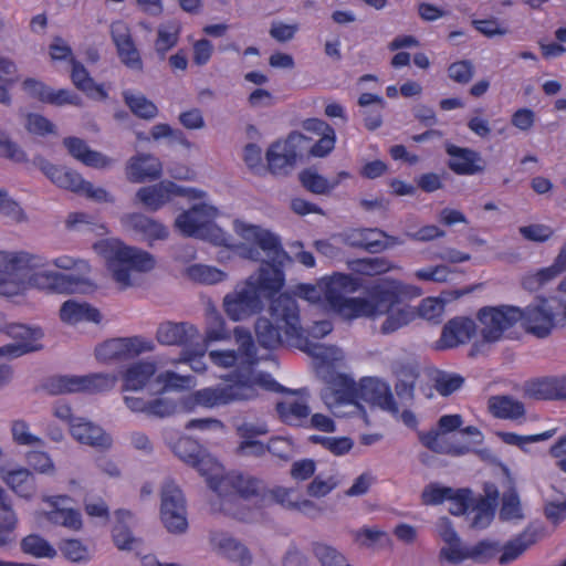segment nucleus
Wrapping results in <instances>:
<instances>
[{
	"label": "nucleus",
	"instance_id": "nucleus-1",
	"mask_svg": "<svg viewBox=\"0 0 566 566\" xmlns=\"http://www.w3.org/2000/svg\"><path fill=\"white\" fill-rule=\"evenodd\" d=\"M90 271L86 260L67 254L48 259L25 250H0V296H22L30 289L48 294L76 293Z\"/></svg>",
	"mask_w": 566,
	"mask_h": 566
},
{
	"label": "nucleus",
	"instance_id": "nucleus-2",
	"mask_svg": "<svg viewBox=\"0 0 566 566\" xmlns=\"http://www.w3.org/2000/svg\"><path fill=\"white\" fill-rule=\"evenodd\" d=\"M209 497L206 505L211 514H221L240 522H258L264 516V509L274 512L286 511L316 518L336 510L334 502L325 497Z\"/></svg>",
	"mask_w": 566,
	"mask_h": 566
},
{
	"label": "nucleus",
	"instance_id": "nucleus-3",
	"mask_svg": "<svg viewBox=\"0 0 566 566\" xmlns=\"http://www.w3.org/2000/svg\"><path fill=\"white\" fill-rule=\"evenodd\" d=\"M305 350L313 357L316 373L325 382L321 396L326 407L336 416L360 413L358 384L352 376L334 369L335 364L344 359L343 350L324 344H306Z\"/></svg>",
	"mask_w": 566,
	"mask_h": 566
},
{
	"label": "nucleus",
	"instance_id": "nucleus-4",
	"mask_svg": "<svg viewBox=\"0 0 566 566\" xmlns=\"http://www.w3.org/2000/svg\"><path fill=\"white\" fill-rule=\"evenodd\" d=\"M421 289L395 279H381L368 287L366 313L361 317L377 318L385 315L379 331L384 335L396 333L408 326L417 317L416 307L409 304L400 305L407 297H417Z\"/></svg>",
	"mask_w": 566,
	"mask_h": 566
},
{
	"label": "nucleus",
	"instance_id": "nucleus-5",
	"mask_svg": "<svg viewBox=\"0 0 566 566\" xmlns=\"http://www.w3.org/2000/svg\"><path fill=\"white\" fill-rule=\"evenodd\" d=\"M232 230L238 237L235 242L228 233V241L219 247L229 248L233 254L253 262L265 261L268 268L281 269L292 262L283 249L281 238L268 228L242 219H235Z\"/></svg>",
	"mask_w": 566,
	"mask_h": 566
},
{
	"label": "nucleus",
	"instance_id": "nucleus-6",
	"mask_svg": "<svg viewBox=\"0 0 566 566\" xmlns=\"http://www.w3.org/2000/svg\"><path fill=\"white\" fill-rule=\"evenodd\" d=\"M261 389L282 391L283 387L270 374L250 373L247 377L241 375L230 384L205 387L185 396L180 400V408L186 412L198 407L213 409L234 401L254 399Z\"/></svg>",
	"mask_w": 566,
	"mask_h": 566
},
{
	"label": "nucleus",
	"instance_id": "nucleus-7",
	"mask_svg": "<svg viewBox=\"0 0 566 566\" xmlns=\"http://www.w3.org/2000/svg\"><path fill=\"white\" fill-rule=\"evenodd\" d=\"M285 284L283 270L261 266L242 284L223 298V308L228 317L239 322L262 311L263 298H270Z\"/></svg>",
	"mask_w": 566,
	"mask_h": 566
},
{
	"label": "nucleus",
	"instance_id": "nucleus-8",
	"mask_svg": "<svg viewBox=\"0 0 566 566\" xmlns=\"http://www.w3.org/2000/svg\"><path fill=\"white\" fill-rule=\"evenodd\" d=\"M93 249L105 261L111 277L122 290L137 285L142 275L156 266L153 254L116 238L99 240Z\"/></svg>",
	"mask_w": 566,
	"mask_h": 566
},
{
	"label": "nucleus",
	"instance_id": "nucleus-9",
	"mask_svg": "<svg viewBox=\"0 0 566 566\" xmlns=\"http://www.w3.org/2000/svg\"><path fill=\"white\" fill-rule=\"evenodd\" d=\"M271 317L275 326L266 318H259L255 324L256 338L264 348H275L285 340L301 345L304 329L301 324L300 308L296 300L287 293L279 295L271 304Z\"/></svg>",
	"mask_w": 566,
	"mask_h": 566
},
{
	"label": "nucleus",
	"instance_id": "nucleus-10",
	"mask_svg": "<svg viewBox=\"0 0 566 566\" xmlns=\"http://www.w3.org/2000/svg\"><path fill=\"white\" fill-rule=\"evenodd\" d=\"M192 467L219 495H260L266 492L265 483L258 478L239 472L226 474L222 464L206 449H202Z\"/></svg>",
	"mask_w": 566,
	"mask_h": 566
},
{
	"label": "nucleus",
	"instance_id": "nucleus-11",
	"mask_svg": "<svg viewBox=\"0 0 566 566\" xmlns=\"http://www.w3.org/2000/svg\"><path fill=\"white\" fill-rule=\"evenodd\" d=\"M321 286H323L325 308L345 319L359 318L365 313L368 294L364 297L346 296L359 289L358 279L350 274L335 272L332 275L322 276Z\"/></svg>",
	"mask_w": 566,
	"mask_h": 566
},
{
	"label": "nucleus",
	"instance_id": "nucleus-12",
	"mask_svg": "<svg viewBox=\"0 0 566 566\" xmlns=\"http://www.w3.org/2000/svg\"><path fill=\"white\" fill-rule=\"evenodd\" d=\"M218 209L207 202L196 205L175 220L176 229L186 237L198 238L218 245L228 241V232L214 223Z\"/></svg>",
	"mask_w": 566,
	"mask_h": 566
},
{
	"label": "nucleus",
	"instance_id": "nucleus-13",
	"mask_svg": "<svg viewBox=\"0 0 566 566\" xmlns=\"http://www.w3.org/2000/svg\"><path fill=\"white\" fill-rule=\"evenodd\" d=\"M235 342L239 346L234 349H216L209 352L210 361L219 368L237 367L234 375L229 379L231 382L238 380L241 375L245 377L250 373L263 374L256 371L253 366L258 364L256 349L251 333L243 327H235L233 331Z\"/></svg>",
	"mask_w": 566,
	"mask_h": 566
},
{
	"label": "nucleus",
	"instance_id": "nucleus-14",
	"mask_svg": "<svg viewBox=\"0 0 566 566\" xmlns=\"http://www.w3.org/2000/svg\"><path fill=\"white\" fill-rule=\"evenodd\" d=\"M525 331L538 338L547 337L558 324H566V304L564 310L553 304L551 298H537L522 310L521 319Z\"/></svg>",
	"mask_w": 566,
	"mask_h": 566
},
{
	"label": "nucleus",
	"instance_id": "nucleus-15",
	"mask_svg": "<svg viewBox=\"0 0 566 566\" xmlns=\"http://www.w3.org/2000/svg\"><path fill=\"white\" fill-rule=\"evenodd\" d=\"M522 316V308L513 305L484 306L479 310L476 319L481 337L486 343L499 342Z\"/></svg>",
	"mask_w": 566,
	"mask_h": 566
},
{
	"label": "nucleus",
	"instance_id": "nucleus-16",
	"mask_svg": "<svg viewBox=\"0 0 566 566\" xmlns=\"http://www.w3.org/2000/svg\"><path fill=\"white\" fill-rule=\"evenodd\" d=\"M307 148L310 140L301 133H292L286 139L275 142L266 151L270 171L274 175H287Z\"/></svg>",
	"mask_w": 566,
	"mask_h": 566
},
{
	"label": "nucleus",
	"instance_id": "nucleus-17",
	"mask_svg": "<svg viewBox=\"0 0 566 566\" xmlns=\"http://www.w3.org/2000/svg\"><path fill=\"white\" fill-rule=\"evenodd\" d=\"M117 376L111 373H96L85 376L60 375L49 379L48 390L52 395H63L80 391L99 392L115 387Z\"/></svg>",
	"mask_w": 566,
	"mask_h": 566
},
{
	"label": "nucleus",
	"instance_id": "nucleus-18",
	"mask_svg": "<svg viewBox=\"0 0 566 566\" xmlns=\"http://www.w3.org/2000/svg\"><path fill=\"white\" fill-rule=\"evenodd\" d=\"M497 497H424L426 505H440L450 501L449 512L453 515L475 513L472 527L484 528L494 517Z\"/></svg>",
	"mask_w": 566,
	"mask_h": 566
},
{
	"label": "nucleus",
	"instance_id": "nucleus-19",
	"mask_svg": "<svg viewBox=\"0 0 566 566\" xmlns=\"http://www.w3.org/2000/svg\"><path fill=\"white\" fill-rule=\"evenodd\" d=\"M463 423L460 415H446L438 421V428L426 433L420 432L421 443L437 453L462 455L471 451L468 444H457L449 440L447 433L459 429Z\"/></svg>",
	"mask_w": 566,
	"mask_h": 566
},
{
	"label": "nucleus",
	"instance_id": "nucleus-20",
	"mask_svg": "<svg viewBox=\"0 0 566 566\" xmlns=\"http://www.w3.org/2000/svg\"><path fill=\"white\" fill-rule=\"evenodd\" d=\"M1 331H6L10 337L18 342L1 346L0 357L15 358L40 348L38 342L43 337V332L39 327H30L18 323L7 325L4 315L0 313Z\"/></svg>",
	"mask_w": 566,
	"mask_h": 566
},
{
	"label": "nucleus",
	"instance_id": "nucleus-21",
	"mask_svg": "<svg viewBox=\"0 0 566 566\" xmlns=\"http://www.w3.org/2000/svg\"><path fill=\"white\" fill-rule=\"evenodd\" d=\"M136 197L150 210H158L175 197H187L190 199H202L206 192L196 188H185L171 181H161L154 186L140 188Z\"/></svg>",
	"mask_w": 566,
	"mask_h": 566
},
{
	"label": "nucleus",
	"instance_id": "nucleus-22",
	"mask_svg": "<svg viewBox=\"0 0 566 566\" xmlns=\"http://www.w3.org/2000/svg\"><path fill=\"white\" fill-rule=\"evenodd\" d=\"M148 350H151L150 343L140 337L113 338L98 345L95 356L101 363H112L130 359Z\"/></svg>",
	"mask_w": 566,
	"mask_h": 566
},
{
	"label": "nucleus",
	"instance_id": "nucleus-23",
	"mask_svg": "<svg viewBox=\"0 0 566 566\" xmlns=\"http://www.w3.org/2000/svg\"><path fill=\"white\" fill-rule=\"evenodd\" d=\"M69 431L75 441L84 446L107 450L113 444L111 434L84 417H76L72 420Z\"/></svg>",
	"mask_w": 566,
	"mask_h": 566
},
{
	"label": "nucleus",
	"instance_id": "nucleus-24",
	"mask_svg": "<svg viewBox=\"0 0 566 566\" xmlns=\"http://www.w3.org/2000/svg\"><path fill=\"white\" fill-rule=\"evenodd\" d=\"M201 334L199 329L191 323L181 322L161 323L157 329V340L167 346H181L184 349L190 348L196 345L200 339Z\"/></svg>",
	"mask_w": 566,
	"mask_h": 566
},
{
	"label": "nucleus",
	"instance_id": "nucleus-25",
	"mask_svg": "<svg viewBox=\"0 0 566 566\" xmlns=\"http://www.w3.org/2000/svg\"><path fill=\"white\" fill-rule=\"evenodd\" d=\"M359 400H364L389 411L397 409L389 386L375 377H365L358 382V401Z\"/></svg>",
	"mask_w": 566,
	"mask_h": 566
},
{
	"label": "nucleus",
	"instance_id": "nucleus-26",
	"mask_svg": "<svg viewBox=\"0 0 566 566\" xmlns=\"http://www.w3.org/2000/svg\"><path fill=\"white\" fill-rule=\"evenodd\" d=\"M157 366L151 360H137L124 368L120 373L122 391H142L155 376Z\"/></svg>",
	"mask_w": 566,
	"mask_h": 566
},
{
	"label": "nucleus",
	"instance_id": "nucleus-27",
	"mask_svg": "<svg viewBox=\"0 0 566 566\" xmlns=\"http://www.w3.org/2000/svg\"><path fill=\"white\" fill-rule=\"evenodd\" d=\"M446 150L450 156L449 168L458 175L472 176L485 168L481 155L473 149L448 144Z\"/></svg>",
	"mask_w": 566,
	"mask_h": 566
},
{
	"label": "nucleus",
	"instance_id": "nucleus-28",
	"mask_svg": "<svg viewBox=\"0 0 566 566\" xmlns=\"http://www.w3.org/2000/svg\"><path fill=\"white\" fill-rule=\"evenodd\" d=\"M160 520L169 533L185 534L188 530L185 497H163Z\"/></svg>",
	"mask_w": 566,
	"mask_h": 566
},
{
	"label": "nucleus",
	"instance_id": "nucleus-29",
	"mask_svg": "<svg viewBox=\"0 0 566 566\" xmlns=\"http://www.w3.org/2000/svg\"><path fill=\"white\" fill-rule=\"evenodd\" d=\"M209 539L212 547L229 559L238 562L243 566L252 564L253 558L249 548L229 533L212 531L210 532Z\"/></svg>",
	"mask_w": 566,
	"mask_h": 566
},
{
	"label": "nucleus",
	"instance_id": "nucleus-30",
	"mask_svg": "<svg viewBox=\"0 0 566 566\" xmlns=\"http://www.w3.org/2000/svg\"><path fill=\"white\" fill-rule=\"evenodd\" d=\"M384 238L385 233L378 229H350L337 234L334 240L345 245L378 252L385 250Z\"/></svg>",
	"mask_w": 566,
	"mask_h": 566
},
{
	"label": "nucleus",
	"instance_id": "nucleus-31",
	"mask_svg": "<svg viewBox=\"0 0 566 566\" xmlns=\"http://www.w3.org/2000/svg\"><path fill=\"white\" fill-rule=\"evenodd\" d=\"M476 332L475 322L468 317L450 319L443 327L439 339L440 348H453L471 339Z\"/></svg>",
	"mask_w": 566,
	"mask_h": 566
},
{
	"label": "nucleus",
	"instance_id": "nucleus-32",
	"mask_svg": "<svg viewBox=\"0 0 566 566\" xmlns=\"http://www.w3.org/2000/svg\"><path fill=\"white\" fill-rule=\"evenodd\" d=\"M163 171L160 160L150 154H139L132 157L126 166L127 178L133 182L157 179Z\"/></svg>",
	"mask_w": 566,
	"mask_h": 566
},
{
	"label": "nucleus",
	"instance_id": "nucleus-33",
	"mask_svg": "<svg viewBox=\"0 0 566 566\" xmlns=\"http://www.w3.org/2000/svg\"><path fill=\"white\" fill-rule=\"evenodd\" d=\"M36 165L57 187L73 191L75 193L81 192V188L83 187L85 180L76 171L65 167L54 166L42 158L36 160Z\"/></svg>",
	"mask_w": 566,
	"mask_h": 566
},
{
	"label": "nucleus",
	"instance_id": "nucleus-34",
	"mask_svg": "<svg viewBox=\"0 0 566 566\" xmlns=\"http://www.w3.org/2000/svg\"><path fill=\"white\" fill-rule=\"evenodd\" d=\"M64 145L70 154L82 161L84 165L96 168L105 169L113 165L114 160L102 153L92 150L84 140L76 137H69L64 139Z\"/></svg>",
	"mask_w": 566,
	"mask_h": 566
},
{
	"label": "nucleus",
	"instance_id": "nucleus-35",
	"mask_svg": "<svg viewBox=\"0 0 566 566\" xmlns=\"http://www.w3.org/2000/svg\"><path fill=\"white\" fill-rule=\"evenodd\" d=\"M60 318L67 325H76L84 322L99 323L102 317L98 310L88 303L67 300L60 308Z\"/></svg>",
	"mask_w": 566,
	"mask_h": 566
},
{
	"label": "nucleus",
	"instance_id": "nucleus-36",
	"mask_svg": "<svg viewBox=\"0 0 566 566\" xmlns=\"http://www.w3.org/2000/svg\"><path fill=\"white\" fill-rule=\"evenodd\" d=\"M122 222L142 233L147 240H165L168 238L167 228L142 213H130L122 218Z\"/></svg>",
	"mask_w": 566,
	"mask_h": 566
},
{
	"label": "nucleus",
	"instance_id": "nucleus-37",
	"mask_svg": "<svg viewBox=\"0 0 566 566\" xmlns=\"http://www.w3.org/2000/svg\"><path fill=\"white\" fill-rule=\"evenodd\" d=\"M463 294L462 291H451L446 293V297H426L416 307L417 316L438 324L443 317L446 303L450 300H457Z\"/></svg>",
	"mask_w": 566,
	"mask_h": 566
},
{
	"label": "nucleus",
	"instance_id": "nucleus-38",
	"mask_svg": "<svg viewBox=\"0 0 566 566\" xmlns=\"http://www.w3.org/2000/svg\"><path fill=\"white\" fill-rule=\"evenodd\" d=\"M347 178H349V174L347 171H340L332 179L325 178L313 169H306L300 174V181L304 188L316 195L329 192Z\"/></svg>",
	"mask_w": 566,
	"mask_h": 566
},
{
	"label": "nucleus",
	"instance_id": "nucleus-39",
	"mask_svg": "<svg viewBox=\"0 0 566 566\" xmlns=\"http://www.w3.org/2000/svg\"><path fill=\"white\" fill-rule=\"evenodd\" d=\"M488 408L499 419L518 420L525 415L524 403L510 396H492L489 398Z\"/></svg>",
	"mask_w": 566,
	"mask_h": 566
},
{
	"label": "nucleus",
	"instance_id": "nucleus-40",
	"mask_svg": "<svg viewBox=\"0 0 566 566\" xmlns=\"http://www.w3.org/2000/svg\"><path fill=\"white\" fill-rule=\"evenodd\" d=\"M280 418L287 424L297 426L310 415V407L302 397L289 396L277 403Z\"/></svg>",
	"mask_w": 566,
	"mask_h": 566
},
{
	"label": "nucleus",
	"instance_id": "nucleus-41",
	"mask_svg": "<svg viewBox=\"0 0 566 566\" xmlns=\"http://www.w3.org/2000/svg\"><path fill=\"white\" fill-rule=\"evenodd\" d=\"M180 32L181 25L178 21H168L158 25L154 49L159 59H165L166 54L177 45Z\"/></svg>",
	"mask_w": 566,
	"mask_h": 566
},
{
	"label": "nucleus",
	"instance_id": "nucleus-42",
	"mask_svg": "<svg viewBox=\"0 0 566 566\" xmlns=\"http://www.w3.org/2000/svg\"><path fill=\"white\" fill-rule=\"evenodd\" d=\"M72 66L71 78L78 90L90 97L101 99L107 97V92L104 90L103 85L96 84L82 64L73 61Z\"/></svg>",
	"mask_w": 566,
	"mask_h": 566
},
{
	"label": "nucleus",
	"instance_id": "nucleus-43",
	"mask_svg": "<svg viewBox=\"0 0 566 566\" xmlns=\"http://www.w3.org/2000/svg\"><path fill=\"white\" fill-rule=\"evenodd\" d=\"M207 327L201 344L209 346L212 342H221L230 338V332L226 322L214 306L207 307Z\"/></svg>",
	"mask_w": 566,
	"mask_h": 566
},
{
	"label": "nucleus",
	"instance_id": "nucleus-44",
	"mask_svg": "<svg viewBox=\"0 0 566 566\" xmlns=\"http://www.w3.org/2000/svg\"><path fill=\"white\" fill-rule=\"evenodd\" d=\"M534 543V533H531L528 531L521 533L515 538L509 541L504 546H502L501 549H503V554L499 558L500 564L506 565L513 562Z\"/></svg>",
	"mask_w": 566,
	"mask_h": 566
},
{
	"label": "nucleus",
	"instance_id": "nucleus-45",
	"mask_svg": "<svg viewBox=\"0 0 566 566\" xmlns=\"http://www.w3.org/2000/svg\"><path fill=\"white\" fill-rule=\"evenodd\" d=\"M124 99L130 111L143 119H154L158 115V107L140 93L124 92Z\"/></svg>",
	"mask_w": 566,
	"mask_h": 566
},
{
	"label": "nucleus",
	"instance_id": "nucleus-46",
	"mask_svg": "<svg viewBox=\"0 0 566 566\" xmlns=\"http://www.w3.org/2000/svg\"><path fill=\"white\" fill-rule=\"evenodd\" d=\"M554 376L528 380L524 385V395L535 400H555Z\"/></svg>",
	"mask_w": 566,
	"mask_h": 566
},
{
	"label": "nucleus",
	"instance_id": "nucleus-47",
	"mask_svg": "<svg viewBox=\"0 0 566 566\" xmlns=\"http://www.w3.org/2000/svg\"><path fill=\"white\" fill-rule=\"evenodd\" d=\"M23 553L32 555L36 558H54L57 554L56 549L43 537L38 534L25 536L20 543Z\"/></svg>",
	"mask_w": 566,
	"mask_h": 566
},
{
	"label": "nucleus",
	"instance_id": "nucleus-48",
	"mask_svg": "<svg viewBox=\"0 0 566 566\" xmlns=\"http://www.w3.org/2000/svg\"><path fill=\"white\" fill-rule=\"evenodd\" d=\"M311 551L321 566H345L347 564L343 553L324 542H313Z\"/></svg>",
	"mask_w": 566,
	"mask_h": 566
},
{
	"label": "nucleus",
	"instance_id": "nucleus-49",
	"mask_svg": "<svg viewBox=\"0 0 566 566\" xmlns=\"http://www.w3.org/2000/svg\"><path fill=\"white\" fill-rule=\"evenodd\" d=\"M454 272L449 265L440 263L417 269L412 275L420 282L447 283L452 280Z\"/></svg>",
	"mask_w": 566,
	"mask_h": 566
},
{
	"label": "nucleus",
	"instance_id": "nucleus-50",
	"mask_svg": "<svg viewBox=\"0 0 566 566\" xmlns=\"http://www.w3.org/2000/svg\"><path fill=\"white\" fill-rule=\"evenodd\" d=\"M12 441L19 446L41 447L44 440L31 431L29 422L24 419H14L10 424Z\"/></svg>",
	"mask_w": 566,
	"mask_h": 566
},
{
	"label": "nucleus",
	"instance_id": "nucleus-51",
	"mask_svg": "<svg viewBox=\"0 0 566 566\" xmlns=\"http://www.w3.org/2000/svg\"><path fill=\"white\" fill-rule=\"evenodd\" d=\"M187 275L202 284H218L227 280V272L211 265L193 264L187 269Z\"/></svg>",
	"mask_w": 566,
	"mask_h": 566
},
{
	"label": "nucleus",
	"instance_id": "nucleus-52",
	"mask_svg": "<svg viewBox=\"0 0 566 566\" xmlns=\"http://www.w3.org/2000/svg\"><path fill=\"white\" fill-rule=\"evenodd\" d=\"M0 479L13 492H20L32 484L34 478L25 468L4 469L0 468Z\"/></svg>",
	"mask_w": 566,
	"mask_h": 566
},
{
	"label": "nucleus",
	"instance_id": "nucleus-53",
	"mask_svg": "<svg viewBox=\"0 0 566 566\" xmlns=\"http://www.w3.org/2000/svg\"><path fill=\"white\" fill-rule=\"evenodd\" d=\"M150 138L155 142L167 139L169 144H178L186 148L191 147V143L188 140L182 130L175 129L165 123H160L151 127Z\"/></svg>",
	"mask_w": 566,
	"mask_h": 566
},
{
	"label": "nucleus",
	"instance_id": "nucleus-54",
	"mask_svg": "<svg viewBox=\"0 0 566 566\" xmlns=\"http://www.w3.org/2000/svg\"><path fill=\"white\" fill-rule=\"evenodd\" d=\"M208 346L201 344V338L197 340L196 345H191L190 348L182 350L180 357L175 360V364L184 363L188 364L190 368L196 373H203L207 369L205 361L202 360Z\"/></svg>",
	"mask_w": 566,
	"mask_h": 566
},
{
	"label": "nucleus",
	"instance_id": "nucleus-55",
	"mask_svg": "<svg viewBox=\"0 0 566 566\" xmlns=\"http://www.w3.org/2000/svg\"><path fill=\"white\" fill-rule=\"evenodd\" d=\"M157 380L163 384L165 390H185L197 385L193 376H182L170 370L159 374Z\"/></svg>",
	"mask_w": 566,
	"mask_h": 566
},
{
	"label": "nucleus",
	"instance_id": "nucleus-56",
	"mask_svg": "<svg viewBox=\"0 0 566 566\" xmlns=\"http://www.w3.org/2000/svg\"><path fill=\"white\" fill-rule=\"evenodd\" d=\"M354 541L361 547L371 548L376 544L389 543L387 533L379 528L363 527L352 532Z\"/></svg>",
	"mask_w": 566,
	"mask_h": 566
},
{
	"label": "nucleus",
	"instance_id": "nucleus-57",
	"mask_svg": "<svg viewBox=\"0 0 566 566\" xmlns=\"http://www.w3.org/2000/svg\"><path fill=\"white\" fill-rule=\"evenodd\" d=\"M400 266L382 258H369L358 261L357 271L364 275H378L389 271L399 270Z\"/></svg>",
	"mask_w": 566,
	"mask_h": 566
},
{
	"label": "nucleus",
	"instance_id": "nucleus-58",
	"mask_svg": "<svg viewBox=\"0 0 566 566\" xmlns=\"http://www.w3.org/2000/svg\"><path fill=\"white\" fill-rule=\"evenodd\" d=\"M293 294L311 304L325 308L323 286L321 279L315 284L300 283L294 286Z\"/></svg>",
	"mask_w": 566,
	"mask_h": 566
},
{
	"label": "nucleus",
	"instance_id": "nucleus-59",
	"mask_svg": "<svg viewBox=\"0 0 566 566\" xmlns=\"http://www.w3.org/2000/svg\"><path fill=\"white\" fill-rule=\"evenodd\" d=\"M0 157L14 163H23L27 160L24 150L3 129H0Z\"/></svg>",
	"mask_w": 566,
	"mask_h": 566
},
{
	"label": "nucleus",
	"instance_id": "nucleus-60",
	"mask_svg": "<svg viewBox=\"0 0 566 566\" xmlns=\"http://www.w3.org/2000/svg\"><path fill=\"white\" fill-rule=\"evenodd\" d=\"M501 548L499 542L483 539L469 548V558L478 563H484L492 559Z\"/></svg>",
	"mask_w": 566,
	"mask_h": 566
},
{
	"label": "nucleus",
	"instance_id": "nucleus-61",
	"mask_svg": "<svg viewBox=\"0 0 566 566\" xmlns=\"http://www.w3.org/2000/svg\"><path fill=\"white\" fill-rule=\"evenodd\" d=\"M0 214L12 222L27 220L25 213L20 205L14 201L4 189L0 188Z\"/></svg>",
	"mask_w": 566,
	"mask_h": 566
},
{
	"label": "nucleus",
	"instance_id": "nucleus-62",
	"mask_svg": "<svg viewBox=\"0 0 566 566\" xmlns=\"http://www.w3.org/2000/svg\"><path fill=\"white\" fill-rule=\"evenodd\" d=\"M202 449L203 448L201 446L189 438H180L172 447L177 457L190 465H193Z\"/></svg>",
	"mask_w": 566,
	"mask_h": 566
},
{
	"label": "nucleus",
	"instance_id": "nucleus-63",
	"mask_svg": "<svg viewBox=\"0 0 566 566\" xmlns=\"http://www.w3.org/2000/svg\"><path fill=\"white\" fill-rule=\"evenodd\" d=\"M499 517L503 522H517L524 518L520 497H502Z\"/></svg>",
	"mask_w": 566,
	"mask_h": 566
},
{
	"label": "nucleus",
	"instance_id": "nucleus-64",
	"mask_svg": "<svg viewBox=\"0 0 566 566\" xmlns=\"http://www.w3.org/2000/svg\"><path fill=\"white\" fill-rule=\"evenodd\" d=\"M27 462L39 473L53 474L55 472V464L48 452L30 451L27 453Z\"/></svg>",
	"mask_w": 566,
	"mask_h": 566
}]
</instances>
